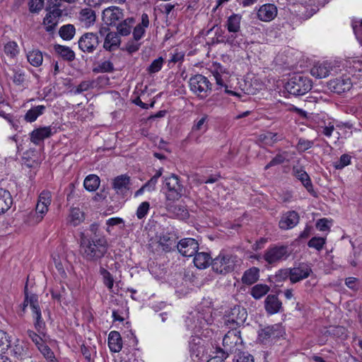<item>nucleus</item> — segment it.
Here are the masks:
<instances>
[{"mask_svg": "<svg viewBox=\"0 0 362 362\" xmlns=\"http://www.w3.org/2000/svg\"><path fill=\"white\" fill-rule=\"evenodd\" d=\"M314 146V141H310L303 138L298 139L296 145V149L298 152H305Z\"/></svg>", "mask_w": 362, "mask_h": 362, "instance_id": "5fc2aeb1", "label": "nucleus"}, {"mask_svg": "<svg viewBox=\"0 0 362 362\" xmlns=\"http://www.w3.org/2000/svg\"><path fill=\"white\" fill-rule=\"evenodd\" d=\"M27 335L28 338L35 344L37 348L44 343V338L46 337V334H40L37 332H35L32 329L27 330Z\"/></svg>", "mask_w": 362, "mask_h": 362, "instance_id": "49530a36", "label": "nucleus"}, {"mask_svg": "<svg viewBox=\"0 0 362 362\" xmlns=\"http://www.w3.org/2000/svg\"><path fill=\"white\" fill-rule=\"evenodd\" d=\"M52 298L57 300V301H62L65 298L66 290L64 286H61L60 290H57L54 288L51 292Z\"/></svg>", "mask_w": 362, "mask_h": 362, "instance_id": "774afa93", "label": "nucleus"}, {"mask_svg": "<svg viewBox=\"0 0 362 362\" xmlns=\"http://www.w3.org/2000/svg\"><path fill=\"white\" fill-rule=\"evenodd\" d=\"M100 273L103 276V284L111 291L114 285V279L112 274L104 268H100Z\"/></svg>", "mask_w": 362, "mask_h": 362, "instance_id": "3c124183", "label": "nucleus"}, {"mask_svg": "<svg viewBox=\"0 0 362 362\" xmlns=\"http://www.w3.org/2000/svg\"><path fill=\"white\" fill-rule=\"evenodd\" d=\"M178 252L185 257H192L198 250L199 244L194 238H183L176 245Z\"/></svg>", "mask_w": 362, "mask_h": 362, "instance_id": "9b49d317", "label": "nucleus"}, {"mask_svg": "<svg viewBox=\"0 0 362 362\" xmlns=\"http://www.w3.org/2000/svg\"><path fill=\"white\" fill-rule=\"evenodd\" d=\"M141 23L137 24L133 30V37L135 40H141L146 33V29L149 26L150 23L147 13H144L141 15Z\"/></svg>", "mask_w": 362, "mask_h": 362, "instance_id": "cd10ccee", "label": "nucleus"}, {"mask_svg": "<svg viewBox=\"0 0 362 362\" xmlns=\"http://www.w3.org/2000/svg\"><path fill=\"white\" fill-rule=\"evenodd\" d=\"M46 110V106L39 105L32 107L24 115V119L29 123L34 122L37 119L42 115Z\"/></svg>", "mask_w": 362, "mask_h": 362, "instance_id": "c756f323", "label": "nucleus"}, {"mask_svg": "<svg viewBox=\"0 0 362 362\" xmlns=\"http://www.w3.org/2000/svg\"><path fill=\"white\" fill-rule=\"evenodd\" d=\"M121 45V39L116 32H108L104 39L103 48L106 51L112 52L117 50Z\"/></svg>", "mask_w": 362, "mask_h": 362, "instance_id": "b1692460", "label": "nucleus"}, {"mask_svg": "<svg viewBox=\"0 0 362 362\" xmlns=\"http://www.w3.org/2000/svg\"><path fill=\"white\" fill-rule=\"evenodd\" d=\"M25 81V73L21 69H13V81L16 85H21Z\"/></svg>", "mask_w": 362, "mask_h": 362, "instance_id": "e2e57ef3", "label": "nucleus"}, {"mask_svg": "<svg viewBox=\"0 0 362 362\" xmlns=\"http://www.w3.org/2000/svg\"><path fill=\"white\" fill-rule=\"evenodd\" d=\"M108 250V243L104 236L89 237L82 233L80 236V252L87 261L96 262L103 258Z\"/></svg>", "mask_w": 362, "mask_h": 362, "instance_id": "f257e3e1", "label": "nucleus"}, {"mask_svg": "<svg viewBox=\"0 0 362 362\" xmlns=\"http://www.w3.org/2000/svg\"><path fill=\"white\" fill-rule=\"evenodd\" d=\"M37 349L49 362L57 361L53 351L45 342L39 346Z\"/></svg>", "mask_w": 362, "mask_h": 362, "instance_id": "de8ad7c7", "label": "nucleus"}, {"mask_svg": "<svg viewBox=\"0 0 362 362\" xmlns=\"http://www.w3.org/2000/svg\"><path fill=\"white\" fill-rule=\"evenodd\" d=\"M103 21L107 25H116L124 18L123 10L117 6H110L103 11Z\"/></svg>", "mask_w": 362, "mask_h": 362, "instance_id": "ddd939ff", "label": "nucleus"}, {"mask_svg": "<svg viewBox=\"0 0 362 362\" xmlns=\"http://www.w3.org/2000/svg\"><path fill=\"white\" fill-rule=\"evenodd\" d=\"M352 156L348 153L342 154L339 159L333 163V167L336 170H342L351 163Z\"/></svg>", "mask_w": 362, "mask_h": 362, "instance_id": "a18cd8bd", "label": "nucleus"}, {"mask_svg": "<svg viewBox=\"0 0 362 362\" xmlns=\"http://www.w3.org/2000/svg\"><path fill=\"white\" fill-rule=\"evenodd\" d=\"M230 34L225 36V40H223L226 44L229 45L231 47L235 48H245V40L240 31L236 33H230Z\"/></svg>", "mask_w": 362, "mask_h": 362, "instance_id": "a878e982", "label": "nucleus"}, {"mask_svg": "<svg viewBox=\"0 0 362 362\" xmlns=\"http://www.w3.org/2000/svg\"><path fill=\"white\" fill-rule=\"evenodd\" d=\"M284 334V330L280 325L275 324L262 328L258 332V341L264 345H271Z\"/></svg>", "mask_w": 362, "mask_h": 362, "instance_id": "1a4fd4ad", "label": "nucleus"}, {"mask_svg": "<svg viewBox=\"0 0 362 362\" xmlns=\"http://www.w3.org/2000/svg\"><path fill=\"white\" fill-rule=\"evenodd\" d=\"M33 313V324L35 330L40 334H47L45 322L42 317L41 310H34Z\"/></svg>", "mask_w": 362, "mask_h": 362, "instance_id": "c9c22d12", "label": "nucleus"}, {"mask_svg": "<svg viewBox=\"0 0 362 362\" xmlns=\"http://www.w3.org/2000/svg\"><path fill=\"white\" fill-rule=\"evenodd\" d=\"M292 174L295 177H296L298 180L301 182V183L305 187L308 192H312L313 191L311 180L303 166H293Z\"/></svg>", "mask_w": 362, "mask_h": 362, "instance_id": "a211bd4d", "label": "nucleus"}, {"mask_svg": "<svg viewBox=\"0 0 362 362\" xmlns=\"http://www.w3.org/2000/svg\"><path fill=\"white\" fill-rule=\"evenodd\" d=\"M242 342L240 331L235 329H229L223 339V349L219 348L216 353L221 355V358L226 359L230 354H232L237 349L238 346L241 345Z\"/></svg>", "mask_w": 362, "mask_h": 362, "instance_id": "39448f33", "label": "nucleus"}, {"mask_svg": "<svg viewBox=\"0 0 362 362\" xmlns=\"http://www.w3.org/2000/svg\"><path fill=\"white\" fill-rule=\"evenodd\" d=\"M240 264V259L236 255L227 250H221L211 261L214 272L219 274L232 272Z\"/></svg>", "mask_w": 362, "mask_h": 362, "instance_id": "7ed1b4c3", "label": "nucleus"}, {"mask_svg": "<svg viewBox=\"0 0 362 362\" xmlns=\"http://www.w3.org/2000/svg\"><path fill=\"white\" fill-rule=\"evenodd\" d=\"M214 322L212 308L210 306L200 305L194 313H191L185 319V325L187 329L194 332H199L203 329Z\"/></svg>", "mask_w": 362, "mask_h": 362, "instance_id": "f03ea898", "label": "nucleus"}, {"mask_svg": "<svg viewBox=\"0 0 362 362\" xmlns=\"http://www.w3.org/2000/svg\"><path fill=\"white\" fill-rule=\"evenodd\" d=\"M332 62L328 61L318 62L310 69V74L317 78H326L333 70Z\"/></svg>", "mask_w": 362, "mask_h": 362, "instance_id": "4468645a", "label": "nucleus"}, {"mask_svg": "<svg viewBox=\"0 0 362 362\" xmlns=\"http://www.w3.org/2000/svg\"><path fill=\"white\" fill-rule=\"evenodd\" d=\"M163 189L167 201L174 202L180 199L185 192V187L180 177L175 174L163 177Z\"/></svg>", "mask_w": 362, "mask_h": 362, "instance_id": "20e7f679", "label": "nucleus"}, {"mask_svg": "<svg viewBox=\"0 0 362 362\" xmlns=\"http://www.w3.org/2000/svg\"><path fill=\"white\" fill-rule=\"evenodd\" d=\"M326 243V238L322 237H313L308 243L309 247L315 248L320 251Z\"/></svg>", "mask_w": 362, "mask_h": 362, "instance_id": "09e8293b", "label": "nucleus"}, {"mask_svg": "<svg viewBox=\"0 0 362 362\" xmlns=\"http://www.w3.org/2000/svg\"><path fill=\"white\" fill-rule=\"evenodd\" d=\"M78 19L85 27L88 28L95 21V11L90 8H83L79 13Z\"/></svg>", "mask_w": 362, "mask_h": 362, "instance_id": "7c9ffc66", "label": "nucleus"}, {"mask_svg": "<svg viewBox=\"0 0 362 362\" xmlns=\"http://www.w3.org/2000/svg\"><path fill=\"white\" fill-rule=\"evenodd\" d=\"M150 209V204L148 202H143L141 203V204L138 206L136 210V217L139 219L144 218L148 214Z\"/></svg>", "mask_w": 362, "mask_h": 362, "instance_id": "13d9d810", "label": "nucleus"}, {"mask_svg": "<svg viewBox=\"0 0 362 362\" xmlns=\"http://www.w3.org/2000/svg\"><path fill=\"white\" fill-rule=\"evenodd\" d=\"M277 15V8L274 4H266L260 6L257 11V18L264 22L272 21Z\"/></svg>", "mask_w": 362, "mask_h": 362, "instance_id": "412c9836", "label": "nucleus"}, {"mask_svg": "<svg viewBox=\"0 0 362 362\" xmlns=\"http://www.w3.org/2000/svg\"><path fill=\"white\" fill-rule=\"evenodd\" d=\"M233 362H254V358L247 352H240L235 356Z\"/></svg>", "mask_w": 362, "mask_h": 362, "instance_id": "052dcab7", "label": "nucleus"}, {"mask_svg": "<svg viewBox=\"0 0 362 362\" xmlns=\"http://www.w3.org/2000/svg\"><path fill=\"white\" fill-rule=\"evenodd\" d=\"M0 117L5 119L15 130L19 128V121L18 119L15 118L13 115L7 114L3 110H0Z\"/></svg>", "mask_w": 362, "mask_h": 362, "instance_id": "4d7b16f0", "label": "nucleus"}, {"mask_svg": "<svg viewBox=\"0 0 362 362\" xmlns=\"http://www.w3.org/2000/svg\"><path fill=\"white\" fill-rule=\"evenodd\" d=\"M114 65L110 60H103L98 62V65L93 68L95 73H111L114 71Z\"/></svg>", "mask_w": 362, "mask_h": 362, "instance_id": "c03bdc74", "label": "nucleus"}, {"mask_svg": "<svg viewBox=\"0 0 362 362\" xmlns=\"http://www.w3.org/2000/svg\"><path fill=\"white\" fill-rule=\"evenodd\" d=\"M135 23V19L132 17L127 18L119 23L117 26V30L119 35L127 36L131 33L132 25Z\"/></svg>", "mask_w": 362, "mask_h": 362, "instance_id": "e433bc0d", "label": "nucleus"}, {"mask_svg": "<svg viewBox=\"0 0 362 362\" xmlns=\"http://www.w3.org/2000/svg\"><path fill=\"white\" fill-rule=\"evenodd\" d=\"M130 178L126 175L116 177L112 182V187L118 194L125 195L129 189Z\"/></svg>", "mask_w": 362, "mask_h": 362, "instance_id": "5701e85b", "label": "nucleus"}, {"mask_svg": "<svg viewBox=\"0 0 362 362\" xmlns=\"http://www.w3.org/2000/svg\"><path fill=\"white\" fill-rule=\"evenodd\" d=\"M208 116L206 115H203L199 120L195 122L192 127L193 132H204L207 129Z\"/></svg>", "mask_w": 362, "mask_h": 362, "instance_id": "864d4df0", "label": "nucleus"}, {"mask_svg": "<svg viewBox=\"0 0 362 362\" xmlns=\"http://www.w3.org/2000/svg\"><path fill=\"white\" fill-rule=\"evenodd\" d=\"M62 11L57 7H54L52 11L48 12L46 14L43 20V24L45 26V29L48 32H51L54 30L55 27L58 24L59 18L61 17Z\"/></svg>", "mask_w": 362, "mask_h": 362, "instance_id": "aec40b11", "label": "nucleus"}, {"mask_svg": "<svg viewBox=\"0 0 362 362\" xmlns=\"http://www.w3.org/2000/svg\"><path fill=\"white\" fill-rule=\"evenodd\" d=\"M300 216L295 211H288L282 214L279 222V226L282 230H289L294 228L299 222Z\"/></svg>", "mask_w": 362, "mask_h": 362, "instance_id": "2eb2a0df", "label": "nucleus"}, {"mask_svg": "<svg viewBox=\"0 0 362 362\" xmlns=\"http://www.w3.org/2000/svg\"><path fill=\"white\" fill-rule=\"evenodd\" d=\"M163 168L159 169L156 174L144 185L146 191L152 192L156 189V186L158 182V178L161 177Z\"/></svg>", "mask_w": 362, "mask_h": 362, "instance_id": "8fccbe9b", "label": "nucleus"}, {"mask_svg": "<svg viewBox=\"0 0 362 362\" xmlns=\"http://www.w3.org/2000/svg\"><path fill=\"white\" fill-rule=\"evenodd\" d=\"M270 290V287L267 284H258L252 287L250 293L256 300L262 298Z\"/></svg>", "mask_w": 362, "mask_h": 362, "instance_id": "a19ab883", "label": "nucleus"}, {"mask_svg": "<svg viewBox=\"0 0 362 362\" xmlns=\"http://www.w3.org/2000/svg\"><path fill=\"white\" fill-rule=\"evenodd\" d=\"M47 211L48 207L44 206L43 204L37 203L35 214H39V216H37L35 222L38 223L41 221L43 216L47 214Z\"/></svg>", "mask_w": 362, "mask_h": 362, "instance_id": "0e129e2a", "label": "nucleus"}, {"mask_svg": "<svg viewBox=\"0 0 362 362\" xmlns=\"http://www.w3.org/2000/svg\"><path fill=\"white\" fill-rule=\"evenodd\" d=\"M84 220V213L79 208H72L68 218V223L77 226Z\"/></svg>", "mask_w": 362, "mask_h": 362, "instance_id": "4c0bfd02", "label": "nucleus"}, {"mask_svg": "<svg viewBox=\"0 0 362 362\" xmlns=\"http://www.w3.org/2000/svg\"><path fill=\"white\" fill-rule=\"evenodd\" d=\"M247 317V311L240 306H235L231 309L230 313L223 318L224 325L228 329L238 328L244 324Z\"/></svg>", "mask_w": 362, "mask_h": 362, "instance_id": "9d476101", "label": "nucleus"}, {"mask_svg": "<svg viewBox=\"0 0 362 362\" xmlns=\"http://www.w3.org/2000/svg\"><path fill=\"white\" fill-rule=\"evenodd\" d=\"M259 269L257 267H253L244 272L241 280L244 284L252 285L259 279Z\"/></svg>", "mask_w": 362, "mask_h": 362, "instance_id": "72a5a7b5", "label": "nucleus"}, {"mask_svg": "<svg viewBox=\"0 0 362 362\" xmlns=\"http://www.w3.org/2000/svg\"><path fill=\"white\" fill-rule=\"evenodd\" d=\"M55 52L59 54L64 60L72 62L75 59L74 52L69 47L56 45L54 46Z\"/></svg>", "mask_w": 362, "mask_h": 362, "instance_id": "ea45409f", "label": "nucleus"}, {"mask_svg": "<svg viewBox=\"0 0 362 362\" xmlns=\"http://www.w3.org/2000/svg\"><path fill=\"white\" fill-rule=\"evenodd\" d=\"M194 255V263L198 269H205L211 264V257L207 252H197Z\"/></svg>", "mask_w": 362, "mask_h": 362, "instance_id": "2f4dec72", "label": "nucleus"}, {"mask_svg": "<svg viewBox=\"0 0 362 362\" xmlns=\"http://www.w3.org/2000/svg\"><path fill=\"white\" fill-rule=\"evenodd\" d=\"M190 90L200 99H204L211 93L212 84L202 74L192 76L189 81Z\"/></svg>", "mask_w": 362, "mask_h": 362, "instance_id": "0eeeda50", "label": "nucleus"}, {"mask_svg": "<svg viewBox=\"0 0 362 362\" xmlns=\"http://www.w3.org/2000/svg\"><path fill=\"white\" fill-rule=\"evenodd\" d=\"M27 59L28 62L33 66H40L43 62V55L41 51L37 49L28 52Z\"/></svg>", "mask_w": 362, "mask_h": 362, "instance_id": "58836bf2", "label": "nucleus"}, {"mask_svg": "<svg viewBox=\"0 0 362 362\" xmlns=\"http://www.w3.org/2000/svg\"><path fill=\"white\" fill-rule=\"evenodd\" d=\"M75 32L74 26L71 24H67L60 28L59 34L63 40H70L74 37Z\"/></svg>", "mask_w": 362, "mask_h": 362, "instance_id": "37998d69", "label": "nucleus"}, {"mask_svg": "<svg viewBox=\"0 0 362 362\" xmlns=\"http://www.w3.org/2000/svg\"><path fill=\"white\" fill-rule=\"evenodd\" d=\"M4 52L7 56L15 57L18 54L17 43L13 41L6 43L4 46Z\"/></svg>", "mask_w": 362, "mask_h": 362, "instance_id": "6e6d98bb", "label": "nucleus"}, {"mask_svg": "<svg viewBox=\"0 0 362 362\" xmlns=\"http://www.w3.org/2000/svg\"><path fill=\"white\" fill-rule=\"evenodd\" d=\"M98 45V37L93 33L83 35L78 40V47L84 52L92 53Z\"/></svg>", "mask_w": 362, "mask_h": 362, "instance_id": "f8f14e48", "label": "nucleus"}, {"mask_svg": "<svg viewBox=\"0 0 362 362\" xmlns=\"http://www.w3.org/2000/svg\"><path fill=\"white\" fill-rule=\"evenodd\" d=\"M108 346L112 352L117 353L122 348V341L120 334L117 331H112L108 336Z\"/></svg>", "mask_w": 362, "mask_h": 362, "instance_id": "c85d7f7f", "label": "nucleus"}, {"mask_svg": "<svg viewBox=\"0 0 362 362\" xmlns=\"http://www.w3.org/2000/svg\"><path fill=\"white\" fill-rule=\"evenodd\" d=\"M11 346L10 340L8 339V337L7 334L0 330V351H6Z\"/></svg>", "mask_w": 362, "mask_h": 362, "instance_id": "680f3d73", "label": "nucleus"}, {"mask_svg": "<svg viewBox=\"0 0 362 362\" xmlns=\"http://www.w3.org/2000/svg\"><path fill=\"white\" fill-rule=\"evenodd\" d=\"M312 88L310 79L301 74L292 76L285 84V89L291 95L298 96L307 93Z\"/></svg>", "mask_w": 362, "mask_h": 362, "instance_id": "423d86ee", "label": "nucleus"}, {"mask_svg": "<svg viewBox=\"0 0 362 362\" xmlns=\"http://www.w3.org/2000/svg\"><path fill=\"white\" fill-rule=\"evenodd\" d=\"M242 16L238 13H233L230 16L226 23V27L229 33L240 31V22Z\"/></svg>", "mask_w": 362, "mask_h": 362, "instance_id": "f704fd0d", "label": "nucleus"}, {"mask_svg": "<svg viewBox=\"0 0 362 362\" xmlns=\"http://www.w3.org/2000/svg\"><path fill=\"white\" fill-rule=\"evenodd\" d=\"M45 0H30L29 2L30 11L38 12L44 7Z\"/></svg>", "mask_w": 362, "mask_h": 362, "instance_id": "69168bd1", "label": "nucleus"}, {"mask_svg": "<svg viewBox=\"0 0 362 362\" xmlns=\"http://www.w3.org/2000/svg\"><path fill=\"white\" fill-rule=\"evenodd\" d=\"M163 63L164 59L162 57L154 59L147 68L148 72L151 74L158 72L162 69Z\"/></svg>", "mask_w": 362, "mask_h": 362, "instance_id": "603ef678", "label": "nucleus"}, {"mask_svg": "<svg viewBox=\"0 0 362 362\" xmlns=\"http://www.w3.org/2000/svg\"><path fill=\"white\" fill-rule=\"evenodd\" d=\"M290 255L287 246L273 245L269 246L264 252L262 259L270 265H276L286 260Z\"/></svg>", "mask_w": 362, "mask_h": 362, "instance_id": "6e6552de", "label": "nucleus"}, {"mask_svg": "<svg viewBox=\"0 0 362 362\" xmlns=\"http://www.w3.org/2000/svg\"><path fill=\"white\" fill-rule=\"evenodd\" d=\"M189 348L192 356L200 358L204 355L205 349L203 340L198 336H192L189 342Z\"/></svg>", "mask_w": 362, "mask_h": 362, "instance_id": "bb28decb", "label": "nucleus"}, {"mask_svg": "<svg viewBox=\"0 0 362 362\" xmlns=\"http://www.w3.org/2000/svg\"><path fill=\"white\" fill-rule=\"evenodd\" d=\"M100 185V178L95 175H89L83 182L84 187L89 192L95 191Z\"/></svg>", "mask_w": 362, "mask_h": 362, "instance_id": "79ce46f5", "label": "nucleus"}, {"mask_svg": "<svg viewBox=\"0 0 362 362\" xmlns=\"http://www.w3.org/2000/svg\"><path fill=\"white\" fill-rule=\"evenodd\" d=\"M52 134V128L50 126L39 127L31 132L30 139L34 144L39 145L41 141L49 138Z\"/></svg>", "mask_w": 362, "mask_h": 362, "instance_id": "6ab92c4d", "label": "nucleus"}, {"mask_svg": "<svg viewBox=\"0 0 362 362\" xmlns=\"http://www.w3.org/2000/svg\"><path fill=\"white\" fill-rule=\"evenodd\" d=\"M13 199L10 192L0 188V214L7 211L11 206Z\"/></svg>", "mask_w": 362, "mask_h": 362, "instance_id": "473e14b6", "label": "nucleus"}, {"mask_svg": "<svg viewBox=\"0 0 362 362\" xmlns=\"http://www.w3.org/2000/svg\"><path fill=\"white\" fill-rule=\"evenodd\" d=\"M351 86L352 83L349 78H337L328 82L329 89L337 94L349 90Z\"/></svg>", "mask_w": 362, "mask_h": 362, "instance_id": "dca6fc26", "label": "nucleus"}, {"mask_svg": "<svg viewBox=\"0 0 362 362\" xmlns=\"http://www.w3.org/2000/svg\"><path fill=\"white\" fill-rule=\"evenodd\" d=\"M158 243L165 252H170L177 245L175 235L171 233H162L158 236Z\"/></svg>", "mask_w": 362, "mask_h": 362, "instance_id": "4be33fe9", "label": "nucleus"}, {"mask_svg": "<svg viewBox=\"0 0 362 362\" xmlns=\"http://www.w3.org/2000/svg\"><path fill=\"white\" fill-rule=\"evenodd\" d=\"M282 308V303L276 295H268L264 300V308L270 315L280 312Z\"/></svg>", "mask_w": 362, "mask_h": 362, "instance_id": "393cba45", "label": "nucleus"}, {"mask_svg": "<svg viewBox=\"0 0 362 362\" xmlns=\"http://www.w3.org/2000/svg\"><path fill=\"white\" fill-rule=\"evenodd\" d=\"M291 282L296 284L308 278L312 273V269L310 266L303 263L298 267L291 268Z\"/></svg>", "mask_w": 362, "mask_h": 362, "instance_id": "f3484780", "label": "nucleus"}, {"mask_svg": "<svg viewBox=\"0 0 362 362\" xmlns=\"http://www.w3.org/2000/svg\"><path fill=\"white\" fill-rule=\"evenodd\" d=\"M52 202V195L50 192L44 190L42 191L38 197L37 203L43 204L44 206L49 207Z\"/></svg>", "mask_w": 362, "mask_h": 362, "instance_id": "bf43d9fd", "label": "nucleus"}, {"mask_svg": "<svg viewBox=\"0 0 362 362\" xmlns=\"http://www.w3.org/2000/svg\"><path fill=\"white\" fill-rule=\"evenodd\" d=\"M138 41L139 40H135L134 39L129 40L126 45L127 52L129 54H132L138 51L141 46V43Z\"/></svg>", "mask_w": 362, "mask_h": 362, "instance_id": "338daca9", "label": "nucleus"}]
</instances>
